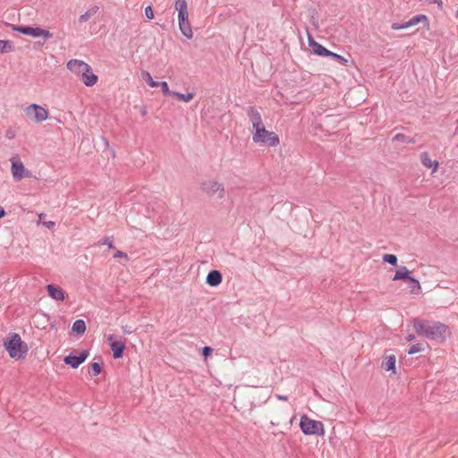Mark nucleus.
I'll return each mask as SVG.
<instances>
[{
  "label": "nucleus",
  "mask_w": 458,
  "mask_h": 458,
  "mask_svg": "<svg viewBox=\"0 0 458 458\" xmlns=\"http://www.w3.org/2000/svg\"><path fill=\"white\" fill-rule=\"evenodd\" d=\"M412 323L419 335L431 341L444 342L451 334L448 326L439 321L415 318Z\"/></svg>",
  "instance_id": "nucleus-1"
},
{
  "label": "nucleus",
  "mask_w": 458,
  "mask_h": 458,
  "mask_svg": "<svg viewBox=\"0 0 458 458\" xmlns=\"http://www.w3.org/2000/svg\"><path fill=\"white\" fill-rule=\"evenodd\" d=\"M4 345L11 358H24L28 352L27 344L21 341V336L16 333L10 334Z\"/></svg>",
  "instance_id": "nucleus-2"
},
{
  "label": "nucleus",
  "mask_w": 458,
  "mask_h": 458,
  "mask_svg": "<svg viewBox=\"0 0 458 458\" xmlns=\"http://www.w3.org/2000/svg\"><path fill=\"white\" fill-rule=\"evenodd\" d=\"M252 141L264 147H276L279 142L278 135L271 131L262 129L258 132L252 133Z\"/></svg>",
  "instance_id": "nucleus-3"
},
{
  "label": "nucleus",
  "mask_w": 458,
  "mask_h": 458,
  "mask_svg": "<svg viewBox=\"0 0 458 458\" xmlns=\"http://www.w3.org/2000/svg\"><path fill=\"white\" fill-rule=\"evenodd\" d=\"M12 29L14 31H18L32 38H42L44 41L40 43L41 45L53 37V34L48 30L42 29L38 26L13 25Z\"/></svg>",
  "instance_id": "nucleus-4"
},
{
  "label": "nucleus",
  "mask_w": 458,
  "mask_h": 458,
  "mask_svg": "<svg viewBox=\"0 0 458 458\" xmlns=\"http://www.w3.org/2000/svg\"><path fill=\"white\" fill-rule=\"evenodd\" d=\"M300 428L304 435L323 436L325 434L323 423L311 420L307 415L301 416Z\"/></svg>",
  "instance_id": "nucleus-5"
},
{
  "label": "nucleus",
  "mask_w": 458,
  "mask_h": 458,
  "mask_svg": "<svg viewBox=\"0 0 458 458\" xmlns=\"http://www.w3.org/2000/svg\"><path fill=\"white\" fill-rule=\"evenodd\" d=\"M11 172L12 175L16 182H20L23 178L30 177V172L25 168L20 158L15 156L11 159Z\"/></svg>",
  "instance_id": "nucleus-6"
},
{
  "label": "nucleus",
  "mask_w": 458,
  "mask_h": 458,
  "mask_svg": "<svg viewBox=\"0 0 458 458\" xmlns=\"http://www.w3.org/2000/svg\"><path fill=\"white\" fill-rule=\"evenodd\" d=\"M200 189L208 196H214L215 194H217L219 199L225 198V187L222 183L216 181L209 180L203 182L200 185Z\"/></svg>",
  "instance_id": "nucleus-7"
},
{
  "label": "nucleus",
  "mask_w": 458,
  "mask_h": 458,
  "mask_svg": "<svg viewBox=\"0 0 458 458\" xmlns=\"http://www.w3.org/2000/svg\"><path fill=\"white\" fill-rule=\"evenodd\" d=\"M26 115L35 123L46 121L48 117V112L46 108L37 104H32L25 109Z\"/></svg>",
  "instance_id": "nucleus-8"
},
{
  "label": "nucleus",
  "mask_w": 458,
  "mask_h": 458,
  "mask_svg": "<svg viewBox=\"0 0 458 458\" xmlns=\"http://www.w3.org/2000/svg\"><path fill=\"white\" fill-rule=\"evenodd\" d=\"M246 114L251 123L252 128L254 130L253 132H258L266 128L263 123L261 114L255 106H248L246 109Z\"/></svg>",
  "instance_id": "nucleus-9"
},
{
  "label": "nucleus",
  "mask_w": 458,
  "mask_h": 458,
  "mask_svg": "<svg viewBox=\"0 0 458 458\" xmlns=\"http://www.w3.org/2000/svg\"><path fill=\"white\" fill-rule=\"evenodd\" d=\"M89 352L88 350L82 351L79 355H68L64 357V361L65 364L70 365L73 369H77L89 357Z\"/></svg>",
  "instance_id": "nucleus-10"
},
{
  "label": "nucleus",
  "mask_w": 458,
  "mask_h": 458,
  "mask_svg": "<svg viewBox=\"0 0 458 458\" xmlns=\"http://www.w3.org/2000/svg\"><path fill=\"white\" fill-rule=\"evenodd\" d=\"M67 68L71 72L80 76H81L84 72H89V70H91V67L88 64L77 59L70 60L67 63Z\"/></svg>",
  "instance_id": "nucleus-11"
},
{
  "label": "nucleus",
  "mask_w": 458,
  "mask_h": 458,
  "mask_svg": "<svg viewBox=\"0 0 458 458\" xmlns=\"http://www.w3.org/2000/svg\"><path fill=\"white\" fill-rule=\"evenodd\" d=\"M113 339H114L113 335H109L107 336V340L110 342L109 345H110V349L113 352V357L114 359H119V358L123 357V352L125 349V344L122 341H113Z\"/></svg>",
  "instance_id": "nucleus-12"
},
{
  "label": "nucleus",
  "mask_w": 458,
  "mask_h": 458,
  "mask_svg": "<svg viewBox=\"0 0 458 458\" xmlns=\"http://www.w3.org/2000/svg\"><path fill=\"white\" fill-rule=\"evenodd\" d=\"M47 291L48 295L55 301H64L65 299L66 293L61 287L55 284H47Z\"/></svg>",
  "instance_id": "nucleus-13"
},
{
  "label": "nucleus",
  "mask_w": 458,
  "mask_h": 458,
  "mask_svg": "<svg viewBox=\"0 0 458 458\" xmlns=\"http://www.w3.org/2000/svg\"><path fill=\"white\" fill-rule=\"evenodd\" d=\"M309 45L312 48L313 54L319 56L328 57L331 51L327 49L325 47L316 42L310 36L309 37Z\"/></svg>",
  "instance_id": "nucleus-14"
},
{
  "label": "nucleus",
  "mask_w": 458,
  "mask_h": 458,
  "mask_svg": "<svg viewBox=\"0 0 458 458\" xmlns=\"http://www.w3.org/2000/svg\"><path fill=\"white\" fill-rule=\"evenodd\" d=\"M223 276L220 271L218 270H211L207 277H206V283L212 287L217 286L222 283Z\"/></svg>",
  "instance_id": "nucleus-15"
},
{
  "label": "nucleus",
  "mask_w": 458,
  "mask_h": 458,
  "mask_svg": "<svg viewBox=\"0 0 458 458\" xmlns=\"http://www.w3.org/2000/svg\"><path fill=\"white\" fill-rule=\"evenodd\" d=\"M420 161L425 167L432 168V173H435L439 165L437 160H431L429 154L428 152H423L420 154Z\"/></svg>",
  "instance_id": "nucleus-16"
},
{
  "label": "nucleus",
  "mask_w": 458,
  "mask_h": 458,
  "mask_svg": "<svg viewBox=\"0 0 458 458\" xmlns=\"http://www.w3.org/2000/svg\"><path fill=\"white\" fill-rule=\"evenodd\" d=\"M420 22H424L428 28L429 26L428 18L425 14H418L411 17L408 21L405 22V26L410 28Z\"/></svg>",
  "instance_id": "nucleus-17"
},
{
  "label": "nucleus",
  "mask_w": 458,
  "mask_h": 458,
  "mask_svg": "<svg viewBox=\"0 0 458 458\" xmlns=\"http://www.w3.org/2000/svg\"><path fill=\"white\" fill-rule=\"evenodd\" d=\"M81 77L82 82L88 87L95 85L98 81V76L92 72V69L89 72H84Z\"/></svg>",
  "instance_id": "nucleus-18"
},
{
  "label": "nucleus",
  "mask_w": 458,
  "mask_h": 458,
  "mask_svg": "<svg viewBox=\"0 0 458 458\" xmlns=\"http://www.w3.org/2000/svg\"><path fill=\"white\" fill-rule=\"evenodd\" d=\"M382 368L386 371L395 372V356L388 355L382 362Z\"/></svg>",
  "instance_id": "nucleus-19"
},
{
  "label": "nucleus",
  "mask_w": 458,
  "mask_h": 458,
  "mask_svg": "<svg viewBox=\"0 0 458 458\" xmlns=\"http://www.w3.org/2000/svg\"><path fill=\"white\" fill-rule=\"evenodd\" d=\"M179 29L183 36L187 38H191L193 36L190 21H179Z\"/></svg>",
  "instance_id": "nucleus-20"
},
{
  "label": "nucleus",
  "mask_w": 458,
  "mask_h": 458,
  "mask_svg": "<svg viewBox=\"0 0 458 458\" xmlns=\"http://www.w3.org/2000/svg\"><path fill=\"white\" fill-rule=\"evenodd\" d=\"M410 270L406 267H402L399 270H397L393 277L394 281L407 279L410 278Z\"/></svg>",
  "instance_id": "nucleus-21"
},
{
  "label": "nucleus",
  "mask_w": 458,
  "mask_h": 458,
  "mask_svg": "<svg viewBox=\"0 0 458 458\" xmlns=\"http://www.w3.org/2000/svg\"><path fill=\"white\" fill-rule=\"evenodd\" d=\"M98 5L91 6L87 12H85L83 14H81L79 18L80 22H85L87 21L91 16L96 14L98 11Z\"/></svg>",
  "instance_id": "nucleus-22"
},
{
  "label": "nucleus",
  "mask_w": 458,
  "mask_h": 458,
  "mask_svg": "<svg viewBox=\"0 0 458 458\" xmlns=\"http://www.w3.org/2000/svg\"><path fill=\"white\" fill-rule=\"evenodd\" d=\"M72 331L78 335H81L86 331V324L82 319H77L72 327Z\"/></svg>",
  "instance_id": "nucleus-23"
},
{
  "label": "nucleus",
  "mask_w": 458,
  "mask_h": 458,
  "mask_svg": "<svg viewBox=\"0 0 458 458\" xmlns=\"http://www.w3.org/2000/svg\"><path fill=\"white\" fill-rule=\"evenodd\" d=\"M14 50V47L10 40L0 39V53H9Z\"/></svg>",
  "instance_id": "nucleus-24"
},
{
  "label": "nucleus",
  "mask_w": 458,
  "mask_h": 458,
  "mask_svg": "<svg viewBox=\"0 0 458 458\" xmlns=\"http://www.w3.org/2000/svg\"><path fill=\"white\" fill-rule=\"evenodd\" d=\"M409 282L411 284L410 287H411V293H413V294H418L420 293V290H421V287H420V282L419 280L410 276L409 278Z\"/></svg>",
  "instance_id": "nucleus-25"
},
{
  "label": "nucleus",
  "mask_w": 458,
  "mask_h": 458,
  "mask_svg": "<svg viewBox=\"0 0 458 458\" xmlns=\"http://www.w3.org/2000/svg\"><path fill=\"white\" fill-rule=\"evenodd\" d=\"M173 97H174L176 99H178L180 101L190 102L194 98V94L193 93L182 94V93L175 91L173 93Z\"/></svg>",
  "instance_id": "nucleus-26"
},
{
  "label": "nucleus",
  "mask_w": 458,
  "mask_h": 458,
  "mask_svg": "<svg viewBox=\"0 0 458 458\" xmlns=\"http://www.w3.org/2000/svg\"><path fill=\"white\" fill-rule=\"evenodd\" d=\"M101 371H102V367L98 362H92L89 365V374L91 377H96V376L99 375L101 373Z\"/></svg>",
  "instance_id": "nucleus-27"
},
{
  "label": "nucleus",
  "mask_w": 458,
  "mask_h": 458,
  "mask_svg": "<svg viewBox=\"0 0 458 458\" xmlns=\"http://www.w3.org/2000/svg\"><path fill=\"white\" fill-rule=\"evenodd\" d=\"M142 79L152 88L158 87V82L154 81L151 77V74L147 72L143 71L141 73Z\"/></svg>",
  "instance_id": "nucleus-28"
},
{
  "label": "nucleus",
  "mask_w": 458,
  "mask_h": 458,
  "mask_svg": "<svg viewBox=\"0 0 458 458\" xmlns=\"http://www.w3.org/2000/svg\"><path fill=\"white\" fill-rule=\"evenodd\" d=\"M174 8L180 13L181 12H186L188 10V4L186 0H175Z\"/></svg>",
  "instance_id": "nucleus-29"
},
{
  "label": "nucleus",
  "mask_w": 458,
  "mask_h": 458,
  "mask_svg": "<svg viewBox=\"0 0 458 458\" xmlns=\"http://www.w3.org/2000/svg\"><path fill=\"white\" fill-rule=\"evenodd\" d=\"M393 140L394 141H401L404 143H414V140L411 139L410 137L403 134V133H397L394 136Z\"/></svg>",
  "instance_id": "nucleus-30"
},
{
  "label": "nucleus",
  "mask_w": 458,
  "mask_h": 458,
  "mask_svg": "<svg viewBox=\"0 0 458 458\" xmlns=\"http://www.w3.org/2000/svg\"><path fill=\"white\" fill-rule=\"evenodd\" d=\"M383 261L392 266L397 265V257L394 254H385L383 256Z\"/></svg>",
  "instance_id": "nucleus-31"
},
{
  "label": "nucleus",
  "mask_w": 458,
  "mask_h": 458,
  "mask_svg": "<svg viewBox=\"0 0 458 458\" xmlns=\"http://www.w3.org/2000/svg\"><path fill=\"white\" fill-rule=\"evenodd\" d=\"M423 351V344H414L411 345L410 349L407 351L409 355L415 354L417 352Z\"/></svg>",
  "instance_id": "nucleus-32"
},
{
  "label": "nucleus",
  "mask_w": 458,
  "mask_h": 458,
  "mask_svg": "<svg viewBox=\"0 0 458 458\" xmlns=\"http://www.w3.org/2000/svg\"><path fill=\"white\" fill-rule=\"evenodd\" d=\"M158 86L161 87L162 92L165 95L173 96V93L174 91L169 89V87H168V84H167L166 81H160V82H158Z\"/></svg>",
  "instance_id": "nucleus-33"
},
{
  "label": "nucleus",
  "mask_w": 458,
  "mask_h": 458,
  "mask_svg": "<svg viewBox=\"0 0 458 458\" xmlns=\"http://www.w3.org/2000/svg\"><path fill=\"white\" fill-rule=\"evenodd\" d=\"M328 57L335 59V61L339 62L342 64H345L347 63V60L344 56H342L336 53L330 52Z\"/></svg>",
  "instance_id": "nucleus-34"
},
{
  "label": "nucleus",
  "mask_w": 458,
  "mask_h": 458,
  "mask_svg": "<svg viewBox=\"0 0 458 458\" xmlns=\"http://www.w3.org/2000/svg\"><path fill=\"white\" fill-rule=\"evenodd\" d=\"M145 15L149 20H152L154 18V13H153L151 5H148L145 8Z\"/></svg>",
  "instance_id": "nucleus-35"
},
{
  "label": "nucleus",
  "mask_w": 458,
  "mask_h": 458,
  "mask_svg": "<svg viewBox=\"0 0 458 458\" xmlns=\"http://www.w3.org/2000/svg\"><path fill=\"white\" fill-rule=\"evenodd\" d=\"M99 245H107L109 249L114 248L113 242L110 237H106L102 242L98 243Z\"/></svg>",
  "instance_id": "nucleus-36"
},
{
  "label": "nucleus",
  "mask_w": 458,
  "mask_h": 458,
  "mask_svg": "<svg viewBox=\"0 0 458 458\" xmlns=\"http://www.w3.org/2000/svg\"><path fill=\"white\" fill-rule=\"evenodd\" d=\"M178 20L179 21H189L188 10L186 12H181L178 13Z\"/></svg>",
  "instance_id": "nucleus-37"
},
{
  "label": "nucleus",
  "mask_w": 458,
  "mask_h": 458,
  "mask_svg": "<svg viewBox=\"0 0 458 458\" xmlns=\"http://www.w3.org/2000/svg\"><path fill=\"white\" fill-rule=\"evenodd\" d=\"M213 349L209 346H205L202 348V355L207 358L211 355Z\"/></svg>",
  "instance_id": "nucleus-38"
},
{
  "label": "nucleus",
  "mask_w": 458,
  "mask_h": 458,
  "mask_svg": "<svg viewBox=\"0 0 458 458\" xmlns=\"http://www.w3.org/2000/svg\"><path fill=\"white\" fill-rule=\"evenodd\" d=\"M5 137L9 140H12L15 137V131L13 130V129H8L6 131H5Z\"/></svg>",
  "instance_id": "nucleus-39"
},
{
  "label": "nucleus",
  "mask_w": 458,
  "mask_h": 458,
  "mask_svg": "<svg viewBox=\"0 0 458 458\" xmlns=\"http://www.w3.org/2000/svg\"><path fill=\"white\" fill-rule=\"evenodd\" d=\"M406 28H407V26H405V22H403V23H402V24H399V23H394V24L392 25V29H393V30H397L406 29Z\"/></svg>",
  "instance_id": "nucleus-40"
},
{
  "label": "nucleus",
  "mask_w": 458,
  "mask_h": 458,
  "mask_svg": "<svg viewBox=\"0 0 458 458\" xmlns=\"http://www.w3.org/2000/svg\"><path fill=\"white\" fill-rule=\"evenodd\" d=\"M114 258H125L127 259L128 256L125 252H123L121 250H117L114 254Z\"/></svg>",
  "instance_id": "nucleus-41"
},
{
  "label": "nucleus",
  "mask_w": 458,
  "mask_h": 458,
  "mask_svg": "<svg viewBox=\"0 0 458 458\" xmlns=\"http://www.w3.org/2000/svg\"><path fill=\"white\" fill-rule=\"evenodd\" d=\"M132 331H133V330H132L131 327H130V326H128V325H126V326L123 327V334H125V335H130V334H131V333H132Z\"/></svg>",
  "instance_id": "nucleus-42"
},
{
  "label": "nucleus",
  "mask_w": 458,
  "mask_h": 458,
  "mask_svg": "<svg viewBox=\"0 0 458 458\" xmlns=\"http://www.w3.org/2000/svg\"><path fill=\"white\" fill-rule=\"evenodd\" d=\"M47 228L51 229L55 226V222L48 221V222H42Z\"/></svg>",
  "instance_id": "nucleus-43"
},
{
  "label": "nucleus",
  "mask_w": 458,
  "mask_h": 458,
  "mask_svg": "<svg viewBox=\"0 0 458 458\" xmlns=\"http://www.w3.org/2000/svg\"><path fill=\"white\" fill-rule=\"evenodd\" d=\"M429 3H432V4H437V5L439 7H442V4H443V2L442 0H428Z\"/></svg>",
  "instance_id": "nucleus-44"
},
{
  "label": "nucleus",
  "mask_w": 458,
  "mask_h": 458,
  "mask_svg": "<svg viewBox=\"0 0 458 458\" xmlns=\"http://www.w3.org/2000/svg\"><path fill=\"white\" fill-rule=\"evenodd\" d=\"M6 212L3 207L0 206V218L5 216Z\"/></svg>",
  "instance_id": "nucleus-45"
},
{
  "label": "nucleus",
  "mask_w": 458,
  "mask_h": 458,
  "mask_svg": "<svg viewBox=\"0 0 458 458\" xmlns=\"http://www.w3.org/2000/svg\"><path fill=\"white\" fill-rule=\"evenodd\" d=\"M414 339H415V336H414V335H411V334L408 335V336L406 337L407 342H411Z\"/></svg>",
  "instance_id": "nucleus-46"
},
{
  "label": "nucleus",
  "mask_w": 458,
  "mask_h": 458,
  "mask_svg": "<svg viewBox=\"0 0 458 458\" xmlns=\"http://www.w3.org/2000/svg\"><path fill=\"white\" fill-rule=\"evenodd\" d=\"M276 397H277V399L283 400V401H287L288 400L286 395L277 394Z\"/></svg>",
  "instance_id": "nucleus-47"
},
{
  "label": "nucleus",
  "mask_w": 458,
  "mask_h": 458,
  "mask_svg": "<svg viewBox=\"0 0 458 458\" xmlns=\"http://www.w3.org/2000/svg\"><path fill=\"white\" fill-rule=\"evenodd\" d=\"M43 216H44V215H43V214H40V215H39V220H40V221H41V220H44V217H43Z\"/></svg>",
  "instance_id": "nucleus-48"
},
{
  "label": "nucleus",
  "mask_w": 458,
  "mask_h": 458,
  "mask_svg": "<svg viewBox=\"0 0 458 458\" xmlns=\"http://www.w3.org/2000/svg\"><path fill=\"white\" fill-rule=\"evenodd\" d=\"M43 216H44V215H43V214H40V215H39V220H40V221H41V220H44V217H43Z\"/></svg>",
  "instance_id": "nucleus-49"
},
{
  "label": "nucleus",
  "mask_w": 458,
  "mask_h": 458,
  "mask_svg": "<svg viewBox=\"0 0 458 458\" xmlns=\"http://www.w3.org/2000/svg\"><path fill=\"white\" fill-rule=\"evenodd\" d=\"M456 16H458V9H457V13H456Z\"/></svg>",
  "instance_id": "nucleus-50"
}]
</instances>
